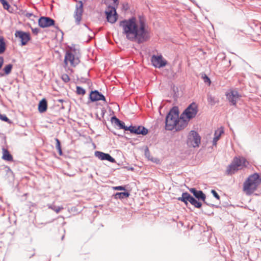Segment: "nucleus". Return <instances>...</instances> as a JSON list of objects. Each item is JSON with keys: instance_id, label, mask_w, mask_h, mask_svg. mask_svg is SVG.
<instances>
[{"instance_id": "1", "label": "nucleus", "mask_w": 261, "mask_h": 261, "mask_svg": "<svg viewBox=\"0 0 261 261\" xmlns=\"http://www.w3.org/2000/svg\"><path fill=\"white\" fill-rule=\"evenodd\" d=\"M119 25L122 29V33L129 40L141 43L146 41L149 38L145 29V23L142 20L133 17L120 21Z\"/></svg>"}, {"instance_id": "2", "label": "nucleus", "mask_w": 261, "mask_h": 261, "mask_svg": "<svg viewBox=\"0 0 261 261\" xmlns=\"http://www.w3.org/2000/svg\"><path fill=\"white\" fill-rule=\"evenodd\" d=\"M261 184V175L254 173L249 175L243 184V191L247 195H251L256 191Z\"/></svg>"}, {"instance_id": "3", "label": "nucleus", "mask_w": 261, "mask_h": 261, "mask_svg": "<svg viewBox=\"0 0 261 261\" xmlns=\"http://www.w3.org/2000/svg\"><path fill=\"white\" fill-rule=\"evenodd\" d=\"M249 165V162L243 156H235L231 164L228 166L226 170V174L232 175L239 170L246 168Z\"/></svg>"}, {"instance_id": "4", "label": "nucleus", "mask_w": 261, "mask_h": 261, "mask_svg": "<svg viewBox=\"0 0 261 261\" xmlns=\"http://www.w3.org/2000/svg\"><path fill=\"white\" fill-rule=\"evenodd\" d=\"M178 116L179 112L177 108H173L170 111L166 118V129L172 130L174 129Z\"/></svg>"}, {"instance_id": "5", "label": "nucleus", "mask_w": 261, "mask_h": 261, "mask_svg": "<svg viewBox=\"0 0 261 261\" xmlns=\"http://www.w3.org/2000/svg\"><path fill=\"white\" fill-rule=\"evenodd\" d=\"M64 62L66 66L69 64L72 67H75L80 63V58L76 54L75 50H70L66 52Z\"/></svg>"}, {"instance_id": "6", "label": "nucleus", "mask_w": 261, "mask_h": 261, "mask_svg": "<svg viewBox=\"0 0 261 261\" xmlns=\"http://www.w3.org/2000/svg\"><path fill=\"white\" fill-rule=\"evenodd\" d=\"M117 7L108 6L106 9L105 13L107 21L111 23H114L118 19V15L116 12Z\"/></svg>"}, {"instance_id": "7", "label": "nucleus", "mask_w": 261, "mask_h": 261, "mask_svg": "<svg viewBox=\"0 0 261 261\" xmlns=\"http://www.w3.org/2000/svg\"><path fill=\"white\" fill-rule=\"evenodd\" d=\"M177 199L184 202L186 205L188 204V201H189L197 208H200L202 205L201 202L198 201L187 192L183 193L181 197H178Z\"/></svg>"}, {"instance_id": "8", "label": "nucleus", "mask_w": 261, "mask_h": 261, "mask_svg": "<svg viewBox=\"0 0 261 261\" xmlns=\"http://www.w3.org/2000/svg\"><path fill=\"white\" fill-rule=\"evenodd\" d=\"M201 138L198 133L194 130L191 131L187 140L188 145L193 147H196L199 146Z\"/></svg>"}, {"instance_id": "9", "label": "nucleus", "mask_w": 261, "mask_h": 261, "mask_svg": "<svg viewBox=\"0 0 261 261\" xmlns=\"http://www.w3.org/2000/svg\"><path fill=\"white\" fill-rule=\"evenodd\" d=\"M198 112L197 106L195 103H191L181 114L189 121L195 117Z\"/></svg>"}, {"instance_id": "10", "label": "nucleus", "mask_w": 261, "mask_h": 261, "mask_svg": "<svg viewBox=\"0 0 261 261\" xmlns=\"http://www.w3.org/2000/svg\"><path fill=\"white\" fill-rule=\"evenodd\" d=\"M83 13V4L82 1H79L75 6V10L73 14V17L76 24H80L82 20Z\"/></svg>"}, {"instance_id": "11", "label": "nucleus", "mask_w": 261, "mask_h": 261, "mask_svg": "<svg viewBox=\"0 0 261 261\" xmlns=\"http://www.w3.org/2000/svg\"><path fill=\"white\" fill-rule=\"evenodd\" d=\"M151 63L155 68H160L166 65L167 62L162 55H153L151 59Z\"/></svg>"}, {"instance_id": "12", "label": "nucleus", "mask_w": 261, "mask_h": 261, "mask_svg": "<svg viewBox=\"0 0 261 261\" xmlns=\"http://www.w3.org/2000/svg\"><path fill=\"white\" fill-rule=\"evenodd\" d=\"M228 100L233 106L236 105L237 102L240 99L241 95L236 90H230L226 94Z\"/></svg>"}, {"instance_id": "13", "label": "nucleus", "mask_w": 261, "mask_h": 261, "mask_svg": "<svg viewBox=\"0 0 261 261\" xmlns=\"http://www.w3.org/2000/svg\"><path fill=\"white\" fill-rule=\"evenodd\" d=\"M55 21L50 17L42 16L38 20L39 25L42 28L54 25Z\"/></svg>"}, {"instance_id": "14", "label": "nucleus", "mask_w": 261, "mask_h": 261, "mask_svg": "<svg viewBox=\"0 0 261 261\" xmlns=\"http://www.w3.org/2000/svg\"><path fill=\"white\" fill-rule=\"evenodd\" d=\"M189 121L188 119H186V118L181 114L180 117H178L177 120L176 126L174 129L176 131H179L184 129L187 126Z\"/></svg>"}, {"instance_id": "15", "label": "nucleus", "mask_w": 261, "mask_h": 261, "mask_svg": "<svg viewBox=\"0 0 261 261\" xmlns=\"http://www.w3.org/2000/svg\"><path fill=\"white\" fill-rule=\"evenodd\" d=\"M15 36L20 39L22 45H25L30 40V34L28 33L22 31H16L15 33Z\"/></svg>"}, {"instance_id": "16", "label": "nucleus", "mask_w": 261, "mask_h": 261, "mask_svg": "<svg viewBox=\"0 0 261 261\" xmlns=\"http://www.w3.org/2000/svg\"><path fill=\"white\" fill-rule=\"evenodd\" d=\"M94 154L96 157L100 160H107L111 163H116L115 160L108 153L96 151L95 152Z\"/></svg>"}, {"instance_id": "17", "label": "nucleus", "mask_w": 261, "mask_h": 261, "mask_svg": "<svg viewBox=\"0 0 261 261\" xmlns=\"http://www.w3.org/2000/svg\"><path fill=\"white\" fill-rule=\"evenodd\" d=\"M128 129L131 133H134L136 134H142L145 135L148 133V130L142 126L138 127L135 126H130L128 127Z\"/></svg>"}, {"instance_id": "18", "label": "nucleus", "mask_w": 261, "mask_h": 261, "mask_svg": "<svg viewBox=\"0 0 261 261\" xmlns=\"http://www.w3.org/2000/svg\"><path fill=\"white\" fill-rule=\"evenodd\" d=\"M90 98L92 101L100 100L106 101L105 96L99 93L97 91H92L90 94Z\"/></svg>"}, {"instance_id": "19", "label": "nucleus", "mask_w": 261, "mask_h": 261, "mask_svg": "<svg viewBox=\"0 0 261 261\" xmlns=\"http://www.w3.org/2000/svg\"><path fill=\"white\" fill-rule=\"evenodd\" d=\"M190 191L198 199H201L203 201L205 200V195L201 191H197L194 188L190 189Z\"/></svg>"}, {"instance_id": "20", "label": "nucleus", "mask_w": 261, "mask_h": 261, "mask_svg": "<svg viewBox=\"0 0 261 261\" xmlns=\"http://www.w3.org/2000/svg\"><path fill=\"white\" fill-rule=\"evenodd\" d=\"M224 133V130L222 127H220L217 129L215 133V137L213 139V145L216 146L217 141L220 138L221 136Z\"/></svg>"}, {"instance_id": "21", "label": "nucleus", "mask_w": 261, "mask_h": 261, "mask_svg": "<svg viewBox=\"0 0 261 261\" xmlns=\"http://www.w3.org/2000/svg\"><path fill=\"white\" fill-rule=\"evenodd\" d=\"M47 108V101L45 98L41 99L38 105V111L40 113L45 112Z\"/></svg>"}, {"instance_id": "22", "label": "nucleus", "mask_w": 261, "mask_h": 261, "mask_svg": "<svg viewBox=\"0 0 261 261\" xmlns=\"http://www.w3.org/2000/svg\"><path fill=\"white\" fill-rule=\"evenodd\" d=\"M2 152H3L2 159L4 160H5L7 161H13L12 155L10 153L9 151L7 149L3 148L2 149Z\"/></svg>"}, {"instance_id": "23", "label": "nucleus", "mask_w": 261, "mask_h": 261, "mask_svg": "<svg viewBox=\"0 0 261 261\" xmlns=\"http://www.w3.org/2000/svg\"><path fill=\"white\" fill-rule=\"evenodd\" d=\"M112 120L120 128L124 129L126 130H129L128 127L125 126L124 123L119 120L116 117H113L112 118Z\"/></svg>"}, {"instance_id": "24", "label": "nucleus", "mask_w": 261, "mask_h": 261, "mask_svg": "<svg viewBox=\"0 0 261 261\" xmlns=\"http://www.w3.org/2000/svg\"><path fill=\"white\" fill-rule=\"evenodd\" d=\"M129 195L128 192H118L116 193L115 197L116 199H123L128 197Z\"/></svg>"}, {"instance_id": "25", "label": "nucleus", "mask_w": 261, "mask_h": 261, "mask_svg": "<svg viewBox=\"0 0 261 261\" xmlns=\"http://www.w3.org/2000/svg\"><path fill=\"white\" fill-rule=\"evenodd\" d=\"M6 49L5 43L4 38L0 37V54L3 53Z\"/></svg>"}, {"instance_id": "26", "label": "nucleus", "mask_w": 261, "mask_h": 261, "mask_svg": "<svg viewBox=\"0 0 261 261\" xmlns=\"http://www.w3.org/2000/svg\"><path fill=\"white\" fill-rule=\"evenodd\" d=\"M118 0H106V4L108 6L118 7Z\"/></svg>"}, {"instance_id": "27", "label": "nucleus", "mask_w": 261, "mask_h": 261, "mask_svg": "<svg viewBox=\"0 0 261 261\" xmlns=\"http://www.w3.org/2000/svg\"><path fill=\"white\" fill-rule=\"evenodd\" d=\"M12 65L8 64L4 68V71L6 74H9L12 70Z\"/></svg>"}, {"instance_id": "28", "label": "nucleus", "mask_w": 261, "mask_h": 261, "mask_svg": "<svg viewBox=\"0 0 261 261\" xmlns=\"http://www.w3.org/2000/svg\"><path fill=\"white\" fill-rule=\"evenodd\" d=\"M56 141V148L58 150L59 153L60 155L62 154V149H61V144L59 140L57 138L55 139Z\"/></svg>"}, {"instance_id": "29", "label": "nucleus", "mask_w": 261, "mask_h": 261, "mask_svg": "<svg viewBox=\"0 0 261 261\" xmlns=\"http://www.w3.org/2000/svg\"><path fill=\"white\" fill-rule=\"evenodd\" d=\"M202 78L203 79L204 83L207 84L208 86H210L211 85V80H210V78L206 74H204L202 75Z\"/></svg>"}, {"instance_id": "30", "label": "nucleus", "mask_w": 261, "mask_h": 261, "mask_svg": "<svg viewBox=\"0 0 261 261\" xmlns=\"http://www.w3.org/2000/svg\"><path fill=\"white\" fill-rule=\"evenodd\" d=\"M76 92L78 94L83 95L85 94L86 92H85V90L82 87L77 86L76 87Z\"/></svg>"}, {"instance_id": "31", "label": "nucleus", "mask_w": 261, "mask_h": 261, "mask_svg": "<svg viewBox=\"0 0 261 261\" xmlns=\"http://www.w3.org/2000/svg\"><path fill=\"white\" fill-rule=\"evenodd\" d=\"M1 4L3 5V6L4 9L8 10L10 7L8 2L6 0H0Z\"/></svg>"}, {"instance_id": "32", "label": "nucleus", "mask_w": 261, "mask_h": 261, "mask_svg": "<svg viewBox=\"0 0 261 261\" xmlns=\"http://www.w3.org/2000/svg\"><path fill=\"white\" fill-rule=\"evenodd\" d=\"M61 78L65 83H67L70 81V78L68 75L65 73L62 75Z\"/></svg>"}, {"instance_id": "33", "label": "nucleus", "mask_w": 261, "mask_h": 261, "mask_svg": "<svg viewBox=\"0 0 261 261\" xmlns=\"http://www.w3.org/2000/svg\"><path fill=\"white\" fill-rule=\"evenodd\" d=\"M0 119L5 122H8L9 119L5 115L0 114Z\"/></svg>"}, {"instance_id": "34", "label": "nucleus", "mask_w": 261, "mask_h": 261, "mask_svg": "<svg viewBox=\"0 0 261 261\" xmlns=\"http://www.w3.org/2000/svg\"><path fill=\"white\" fill-rule=\"evenodd\" d=\"M211 192L215 198H216L217 199H220L219 195H218V194L216 192V191L215 190H212Z\"/></svg>"}, {"instance_id": "35", "label": "nucleus", "mask_w": 261, "mask_h": 261, "mask_svg": "<svg viewBox=\"0 0 261 261\" xmlns=\"http://www.w3.org/2000/svg\"><path fill=\"white\" fill-rule=\"evenodd\" d=\"M115 190H125V188L123 186H117L113 188Z\"/></svg>"}, {"instance_id": "36", "label": "nucleus", "mask_w": 261, "mask_h": 261, "mask_svg": "<svg viewBox=\"0 0 261 261\" xmlns=\"http://www.w3.org/2000/svg\"><path fill=\"white\" fill-rule=\"evenodd\" d=\"M63 208L62 207H59L58 208H52V209L55 211L57 213H58Z\"/></svg>"}, {"instance_id": "37", "label": "nucleus", "mask_w": 261, "mask_h": 261, "mask_svg": "<svg viewBox=\"0 0 261 261\" xmlns=\"http://www.w3.org/2000/svg\"><path fill=\"white\" fill-rule=\"evenodd\" d=\"M32 32L35 34H37L39 32V29L38 28L32 29Z\"/></svg>"}, {"instance_id": "38", "label": "nucleus", "mask_w": 261, "mask_h": 261, "mask_svg": "<svg viewBox=\"0 0 261 261\" xmlns=\"http://www.w3.org/2000/svg\"><path fill=\"white\" fill-rule=\"evenodd\" d=\"M3 63H4V59L3 57H0V69L1 68Z\"/></svg>"}]
</instances>
